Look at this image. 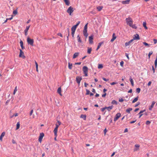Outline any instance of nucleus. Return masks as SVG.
I'll use <instances>...</instances> for the list:
<instances>
[{"label":"nucleus","instance_id":"obj_28","mask_svg":"<svg viewBox=\"0 0 157 157\" xmlns=\"http://www.w3.org/2000/svg\"><path fill=\"white\" fill-rule=\"evenodd\" d=\"M138 96H137V97H136V98H135L132 101V103H134L135 102H136L138 100Z\"/></svg>","mask_w":157,"mask_h":157},{"label":"nucleus","instance_id":"obj_10","mask_svg":"<svg viewBox=\"0 0 157 157\" xmlns=\"http://www.w3.org/2000/svg\"><path fill=\"white\" fill-rule=\"evenodd\" d=\"M82 79V78L81 77L79 76L77 77L76 78V81L77 83L79 85L80 84L81 81Z\"/></svg>","mask_w":157,"mask_h":157},{"label":"nucleus","instance_id":"obj_6","mask_svg":"<svg viewBox=\"0 0 157 157\" xmlns=\"http://www.w3.org/2000/svg\"><path fill=\"white\" fill-rule=\"evenodd\" d=\"M76 28H74V27L72 26L71 29V35L72 37L74 38V34L75 33V31L76 29Z\"/></svg>","mask_w":157,"mask_h":157},{"label":"nucleus","instance_id":"obj_27","mask_svg":"<svg viewBox=\"0 0 157 157\" xmlns=\"http://www.w3.org/2000/svg\"><path fill=\"white\" fill-rule=\"evenodd\" d=\"M130 81L131 82V84L132 86H134V82L132 79V78L131 76L130 77Z\"/></svg>","mask_w":157,"mask_h":157},{"label":"nucleus","instance_id":"obj_14","mask_svg":"<svg viewBox=\"0 0 157 157\" xmlns=\"http://www.w3.org/2000/svg\"><path fill=\"white\" fill-rule=\"evenodd\" d=\"M133 38L134 40H139L140 39L139 35L137 34H136L134 35Z\"/></svg>","mask_w":157,"mask_h":157},{"label":"nucleus","instance_id":"obj_52","mask_svg":"<svg viewBox=\"0 0 157 157\" xmlns=\"http://www.w3.org/2000/svg\"><path fill=\"white\" fill-rule=\"evenodd\" d=\"M107 130L106 129V128L104 130V131L105 135L106 134V132H107Z\"/></svg>","mask_w":157,"mask_h":157},{"label":"nucleus","instance_id":"obj_4","mask_svg":"<svg viewBox=\"0 0 157 157\" xmlns=\"http://www.w3.org/2000/svg\"><path fill=\"white\" fill-rule=\"evenodd\" d=\"M82 70L84 74H85V76H88L87 73L88 71V68L86 66H84L82 67Z\"/></svg>","mask_w":157,"mask_h":157},{"label":"nucleus","instance_id":"obj_16","mask_svg":"<svg viewBox=\"0 0 157 157\" xmlns=\"http://www.w3.org/2000/svg\"><path fill=\"white\" fill-rule=\"evenodd\" d=\"M155 101H153L152 102L151 105L149 106V109L150 110H152V109L153 108L155 104Z\"/></svg>","mask_w":157,"mask_h":157},{"label":"nucleus","instance_id":"obj_15","mask_svg":"<svg viewBox=\"0 0 157 157\" xmlns=\"http://www.w3.org/2000/svg\"><path fill=\"white\" fill-rule=\"evenodd\" d=\"M117 36L115 35V33H113L112 35V38L111 40L110 41L112 42H113L116 38Z\"/></svg>","mask_w":157,"mask_h":157},{"label":"nucleus","instance_id":"obj_26","mask_svg":"<svg viewBox=\"0 0 157 157\" xmlns=\"http://www.w3.org/2000/svg\"><path fill=\"white\" fill-rule=\"evenodd\" d=\"M20 45H21V48H22V49H23L24 48V46H23V41L22 40H21L20 42Z\"/></svg>","mask_w":157,"mask_h":157},{"label":"nucleus","instance_id":"obj_46","mask_svg":"<svg viewBox=\"0 0 157 157\" xmlns=\"http://www.w3.org/2000/svg\"><path fill=\"white\" fill-rule=\"evenodd\" d=\"M86 95H88L90 94V91L88 89H86Z\"/></svg>","mask_w":157,"mask_h":157},{"label":"nucleus","instance_id":"obj_62","mask_svg":"<svg viewBox=\"0 0 157 157\" xmlns=\"http://www.w3.org/2000/svg\"><path fill=\"white\" fill-rule=\"evenodd\" d=\"M140 104V102H138L137 103V104H136V105H135V107H137Z\"/></svg>","mask_w":157,"mask_h":157},{"label":"nucleus","instance_id":"obj_43","mask_svg":"<svg viewBox=\"0 0 157 157\" xmlns=\"http://www.w3.org/2000/svg\"><path fill=\"white\" fill-rule=\"evenodd\" d=\"M30 27V26H27L26 27V29L24 31H28V30H29V28Z\"/></svg>","mask_w":157,"mask_h":157},{"label":"nucleus","instance_id":"obj_19","mask_svg":"<svg viewBox=\"0 0 157 157\" xmlns=\"http://www.w3.org/2000/svg\"><path fill=\"white\" fill-rule=\"evenodd\" d=\"M57 93L59 94L60 95L62 96V94H61V87H59L57 90Z\"/></svg>","mask_w":157,"mask_h":157},{"label":"nucleus","instance_id":"obj_21","mask_svg":"<svg viewBox=\"0 0 157 157\" xmlns=\"http://www.w3.org/2000/svg\"><path fill=\"white\" fill-rule=\"evenodd\" d=\"M103 8V6H98L97 7V9L98 10V11H100L102 10Z\"/></svg>","mask_w":157,"mask_h":157},{"label":"nucleus","instance_id":"obj_33","mask_svg":"<svg viewBox=\"0 0 157 157\" xmlns=\"http://www.w3.org/2000/svg\"><path fill=\"white\" fill-rule=\"evenodd\" d=\"M80 23V21H78V22L76 24V25H75L73 26L74 28H77V27L78 26V25Z\"/></svg>","mask_w":157,"mask_h":157},{"label":"nucleus","instance_id":"obj_2","mask_svg":"<svg viewBox=\"0 0 157 157\" xmlns=\"http://www.w3.org/2000/svg\"><path fill=\"white\" fill-rule=\"evenodd\" d=\"M126 21L127 24L129 26H131V25L133 23V21L131 18L130 17L126 18Z\"/></svg>","mask_w":157,"mask_h":157},{"label":"nucleus","instance_id":"obj_29","mask_svg":"<svg viewBox=\"0 0 157 157\" xmlns=\"http://www.w3.org/2000/svg\"><path fill=\"white\" fill-rule=\"evenodd\" d=\"M113 106H111L109 107H107V110L109 111H110L113 108Z\"/></svg>","mask_w":157,"mask_h":157},{"label":"nucleus","instance_id":"obj_64","mask_svg":"<svg viewBox=\"0 0 157 157\" xmlns=\"http://www.w3.org/2000/svg\"><path fill=\"white\" fill-rule=\"evenodd\" d=\"M90 13H91L94 14H95L96 13L94 11H92L90 12Z\"/></svg>","mask_w":157,"mask_h":157},{"label":"nucleus","instance_id":"obj_51","mask_svg":"<svg viewBox=\"0 0 157 157\" xmlns=\"http://www.w3.org/2000/svg\"><path fill=\"white\" fill-rule=\"evenodd\" d=\"M123 64H124V62L123 61H121V62H120V65L121 66H123Z\"/></svg>","mask_w":157,"mask_h":157},{"label":"nucleus","instance_id":"obj_45","mask_svg":"<svg viewBox=\"0 0 157 157\" xmlns=\"http://www.w3.org/2000/svg\"><path fill=\"white\" fill-rule=\"evenodd\" d=\"M17 13V10H14L13 12V13L14 15H16Z\"/></svg>","mask_w":157,"mask_h":157},{"label":"nucleus","instance_id":"obj_41","mask_svg":"<svg viewBox=\"0 0 157 157\" xmlns=\"http://www.w3.org/2000/svg\"><path fill=\"white\" fill-rule=\"evenodd\" d=\"M140 89L139 88H137L136 89V92L138 93H140Z\"/></svg>","mask_w":157,"mask_h":157},{"label":"nucleus","instance_id":"obj_60","mask_svg":"<svg viewBox=\"0 0 157 157\" xmlns=\"http://www.w3.org/2000/svg\"><path fill=\"white\" fill-rule=\"evenodd\" d=\"M106 93H105V94H103L102 95V97H103V98H104L105 97V96H106Z\"/></svg>","mask_w":157,"mask_h":157},{"label":"nucleus","instance_id":"obj_39","mask_svg":"<svg viewBox=\"0 0 157 157\" xmlns=\"http://www.w3.org/2000/svg\"><path fill=\"white\" fill-rule=\"evenodd\" d=\"M130 26L134 29H136L137 28V27L135 25H132V24Z\"/></svg>","mask_w":157,"mask_h":157},{"label":"nucleus","instance_id":"obj_1","mask_svg":"<svg viewBox=\"0 0 157 157\" xmlns=\"http://www.w3.org/2000/svg\"><path fill=\"white\" fill-rule=\"evenodd\" d=\"M61 124V122L59 121H57V123L56 124V128H55L53 132L54 134V135L56 136H57V132L58 131V129L59 127V125H60Z\"/></svg>","mask_w":157,"mask_h":157},{"label":"nucleus","instance_id":"obj_37","mask_svg":"<svg viewBox=\"0 0 157 157\" xmlns=\"http://www.w3.org/2000/svg\"><path fill=\"white\" fill-rule=\"evenodd\" d=\"M132 110V109L131 108H128L126 110V111L128 113H129L130 111H131V110Z\"/></svg>","mask_w":157,"mask_h":157},{"label":"nucleus","instance_id":"obj_13","mask_svg":"<svg viewBox=\"0 0 157 157\" xmlns=\"http://www.w3.org/2000/svg\"><path fill=\"white\" fill-rule=\"evenodd\" d=\"M19 56L20 57H22L23 58H24L25 57L24 55V52H22L21 49H20V52Z\"/></svg>","mask_w":157,"mask_h":157},{"label":"nucleus","instance_id":"obj_32","mask_svg":"<svg viewBox=\"0 0 157 157\" xmlns=\"http://www.w3.org/2000/svg\"><path fill=\"white\" fill-rule=\"evenodd\" d=\"M77 38L78 42H79L80 43L82 42V40H81L80 37L79 36V35H78L77 36Z\"/></svg>","mask_w":157,"mask_h":157},{"label":"nucleus","instance_id":"obj_12","mask_svg":"<svg viewBox=\"0 0 157 157\" xmlns=\"http://www.w3.org/2000/svg\"><path fill=\"white\" fill-rule=\"evenodd\" d=\"M83 33L84 36L86 38L87 37L88 34L87 32V29H83Z\"/></svg>","mask_w":157,"mask_h":157},{"label":"nucleus","instance_id":"obj_11","mask_svg":"<svg viewBox=\"0 0 157 157\" xmlns=\"http://www.w3.org/2000/svg\"><path fill=\"white\" fill-rule=\"evenodd\" d=\"M135 148L133 150L134 151H137L139 149L140 145L138 144H136L135 145Z\"/></svg>","mask_w":157,"mask_h":157},{"label":"nucleus","instance_id":"obj_17","mask_svg":"<svg viewBox=\"0 0 157 157\" xmlns=\"http://www.w3.org/2000/svg\"><path fill=\"white\" fill-rule=\"evenodd\" d=\"M130 2V0H126L125 1H122L121 2L123 4H128Z\"/></svg>","mask_w":157,"mask_h":157},{"label":"nucleus","instance_id":"obj_18","mask_svg":"<svg viewBox=\"0 0 157 157\" xmlns=\"http://www.w3.org/2000/svg\"><path fill=\"white\" fill-rule=\"evenodd\" d=\"M5 132H3L2 133L1 135L0 136V140L1 141H2V138L3 136H4L5 135Z\"/></svg>","mask_w":157,"mask_h":157},{"label":"nucleus","instance_id":"obj_47","mask_svg":"<svg viewBox=\"0 0 157 157\" xmlns=\"http://www.w3.org/2000/svg\"><path fill=\"white\" fill-rule=\"evenodd\" d=\"M18 116V113H16L15 114L13 115L12 116H11L10 117L11 118H12V117H13L14 116L17 117V116Z\"/></svg>","mask_w":157,"mask_h":157},{"label":"nucleus","instance_id":"obj_50","mask_svg":"<svg viewBox=\"0 0 157 157\" xmlns=\"http://www.w3.org/2000/svg\"><path fill=\"white\" fill-rule=\"evenodd\" d=\"M154 44H155L157 43V40L155 39H153Z\"/></svg>","mask_w":157,"mask_h":157},{"label":"nucleus","instance_id":"obj_24","mask_svg":"<svg viewBox=\"0 0 157 157\" xmlns=\"http://www.w3.org/2000/svg\"><path fill=\"white\" fill-rule=\"evenodd\" d=\"M80 118H83L84 120H86V116L85 115L82 114L81 115Z\"/></svg>","mask_w":157,"mask_h":157},{"label":"nucleus","instance_id":"obj_56","mask_svg":"<svg viewBox=\"0 0 157 157\" xmlns=\"http://www.w3.org/2000/svg\"><path fill=\"white\" fill-rule=\"evenodd\" d=\"M117 82H112V83H111L110 84L111 85H114L116 84H117Z\"/></svg>","mask_w":157,"mask_h":157},{"label":"nucleus","instance_id":"obj_22","mask_svg":"<svg viewBox=\"0 0 157 157\" xmlns=\"http://www.w3.org/2000/svg\"><path fill=\"white\" fill-rule=\"evenodd\" d=\"M103 44V42H101L99 43L98 44V47H97L96 50H98L100 48V47L101 46V45Z\"/></svg>","mask_w":157,"mask_h":157},{"label":"nucleus","instance_id":"obj_9","mask_svg":"<svg viewBox=\"0 0 157 157\" xmlns=\"http://www.w3.org/2000/svg\"><path fill=\"white\" fill-rule=\"evenodd\" d=\"M93 37L94 36L93 35L89 36V43L90 44H92L93 43Z\"/></svg>","mask_w":157,"mask_h":157},{"label":"nucleus","instance_id":"obj_8","mask_svg":"<svg viewBox=\"0 0 157 157\" xmlns=\"http://www.w3.org/2000/svg\"><path fill=\"white\" fill-rule=\"evenodd\" d=\"M44 136V134L43 133H40L39 138L38 139V140L39 141L40 143L41 142L42 139Z\"/></svg>","mask_w":157,"mask_h":157},{"label":"nucleus","instance_id":"obj_57","mask_svg":"<svg viewBox=\"0 0 157 157\" xmlns=\"http://www.w3.org/2000/svg\"><path fill=\"white\" fill-rule=\"evenodd\" d=\"M151 81H149L148 83L147 84V86H150L151 85Z\"/></svg>","mask_w":157,"mask_h":157},{"label":"nucleus","instance_id":"obj_40","mask_svg":"<svg viewBox=\"0 0 157 157\" xmlns=\"http://www.w3.org/2000/svg\"><path fill=\"white\" fill-rule=\"evenodd\" d=\"M155 67L156 68L157 66V57H156L155 61Z\"/></svg>","mask_w":157,"mask_h":157},{"label":"nucleus","instance_id":"obj_7","mask_svg":"<svg viewBox=\"0 0 157 157\" xmlns=\"http://www.w3.org/2000/svg\"><path fill=\"white\" fill-rule=\"evenodd\" d=\"M121 116V114L120 113H117L114 119V121H117Z\"/></svg>","mask_w":157,"mask_h":157},{"label":"nucleus","instance_id":"obj_42","mask_svg":"<svg viewBox=\"0 0 157 157\" xmlns=\"http://www.w3.org/2000/svg\"><path fill=\"white\" fill-rule=\"evenodd\" d=\"M111 103L113 104H115L116 105L117 104V102L115 100H113L112 101Z\"/></svg>","mask_w":157,"mask_h":157},{"label":"nucleus","instance_id":"obj_35","mask_svg":"<svg viewBox=\"0 0 157 157\" xmlns=\"http://www.w3.org/2000/svg\"><path fill=\"white\" fill-rule=\"evenodd\" d=\"M103 66L102 64H99L98 66V69H101L103 68Z\"/></svg>","mask_w":157,"mask_h":157},{"label":"nucleus","instance_id":"obj_61","mask_svg":"<svg viewBox=\"0 0 157 157\" xmlns=\"http://www.w3.org/2000/svg\"><path fill=\"white\" fill-rule=\"evenodd\" d=\"M132 89H130L128 91V93H132Z\"/></svg>","mask_w":157,"mask_h":157},{"label":"nucleus","instance_id":"obj_20","mask_svg":"<svg viewBox=\"0 0 157 157\" xmlns=\"http://www.w3.org/2000/svg\"><path fill=\"white\" fill-rule=\"evenodd\" d=\"M79 54V53L78 52L75 53L73 56V58L75 59L78 56Z\"/></svg>","mask_w":157,"mask_h":157},{"label":"nucleus","instance_id":"obj_44","mask_svg":"<svg viewBox=\"0 0 157 157\" xmlns=\"http://www.w3.org/2000/svg\"><path fill=\"white\" fill-rule=\"evenodd\" d=\"M130 43L129 41H128V42H126L125 44V45L126 46H128L130 45Z\"/></svg>","mask_w":157,"mask_h":157},{"label":"nucleus","instance_id":"obj_36","mask_svg":"<svg viewBox=\"0 0 157 157\" xmlns=\"http://www.w3.org/2000/svg\"><path fill=\"white\" fill-rule=\"evenodd\" d=\"M17 86H16L15 88V89L14 90V91H13V95H15L16 92L17 91Z\"/></svg>","mask_w":157,"mask_h":157},{"label":"nucleus","instance_id":"obj_31","mask_svg":"<svg viewBox=\"0 0 157 157\" xmlns=\"http://www.w3.org/2000/svg\"><path fill=\"white\" fill-rule=\"evenodd\" d=\"M68 68H69L71 70L72 68V63H68Z\"/></svg>","mask_w":157,"mask_h":157},{"label":"nucleus","instance_id":"obj_48","mask_svg":"<svg viewBox=\"0 0 157 157\" xmlns=\"http://www.w3.org/2000/svg\"><path fill=\"white\" fill-rule=\"evenodd\" d=\"M87 25H88V23H87L85 25L84 28V29H87Z\"/></svg>","mask_w":157,"mask_h":157},{"label":"nucleus","instance_id":"obj_3","mask_svg":"<svg viewBox=\"0 0 157 157\" xmlns=\"http://www.w3.org/2000/svg\"><path fill=\"white\" fill-rule=\"evenodd\" d=\"M28 43L32 46H33L34 43V40L33 39H31L29 37H28L27 39Z\"/></svg>","mask_w":157,"mask_h":157},{"label":"nucleus","instance_id":"obj_38","mask_svg":"<svg viewBox=\"0 0 157 157\" xmlns=\"http://www.w3.org/2000/svg\"><path fill=\"white\" fill-rule=\"evenodd\" d=\"M153 52L152 51H150L148 53V59H150V56L152 54Z\"/></svg>","mask_w":157,"mask_h":157},{"label":"nucleus","instance_id":"obj_63","mask_svg":"<svg viewBox=\"0 0 157 157\" xmlns=\"http://www.w3.org/2000/svg\"><path fill=\"white\" fill-rule=\"evenodd\" d=\"M33 113V110L32 109L31 110V112L30 113V116L32 115Z\"/></svg>","mask_w":157,"mask_h":157},{"label":"nucleus","instance_id":"obj_54","mask_svg":"<svg viewBox=\"0 0 157 157\" xmlns=\"http://www.w3.org/2000/svg\"><path fill=\"white\" fill-rule=\"evenodd\" d=\"M102 79L105 81H107L109 80L108 79H106V78H103Z\"/></svg>","mask_w":157,"mask_h":157},{"label":"nucleus","instance_id":"obj_30","mask_svg":"<svg viewBox=\"0 0 157 157\" xmlns=\"http://www.w3.org/2000/svg\"><path fill=\"white\" fill-rule=\"evenodd\" d=\"M20 124L19 122H17L16 125V130L20 128Z\"/></svg>","mask_w":157,"mask_h":157},{"label":"nucleus","instance_id":"obj_5","mask_svg":"<svg viewBox=\"0 0 157 157\" xmlns=\"http://www.w3.org/2000/svg\"><path fill=\"white\" fill-rule=\"evenodd\" d=\"M73 8L71 6L69 7L67 10V12L70 15H72V13L74 11Z\"/></svg>","mask_w":157,"mask_h":157},{"label":"nucleus","instance_id":"obj_25","mask_svg":"<svg viewBox=\"0 0 157 157\" xmlns=\"http://www.w3.org/2000/svg\"><path fill=\"white\" fill-rule=\"evenodd\" d=\"M65 2L67 6H69L70 5V2L69 0H63Z\"/></svg>","mask_w":157,"mask_h":157},{"label":"nucleus","instance_id":"obj_59","mask_svg":"<svg viewBox=\"0 0 157 157\" xmlns=\"http://www.w3.org/2000/svg\"><path fill=\"white\" fill-rule=\"evenodd\" d=\"M35 65H36V67H38V64L36 61H35Z\"/></svg>","mask_w":157,"mask_h":157},{"label":"nucleus","instance_id":"obj_23","mask_svg":"<svg viewBox=\"0 0 157 157\" xmlns=\"http://www.w3.org/2000/svg\"><path fill=\"white\" fill-rule=\"evenodd\" d=\"M92 51V48L91 47H88L87 48V53L89 54L91 53Z\"/></svg>","mask_w":157,"mask_h":157},{"label":"nucleus","instance_id":"obj_58","mask_svg":"<svg viewBox=\"0 0 157 157\" xmlns=\"http://www.w3.org/2000/svg\"><path fill=\"white\" fill-rule=\"evenodd\" d=\"M143 44L145 46L148 45V44L145 42H144Z\"/></svg>","mask_w":157,"mask_h":157},{"label":"nucleus","instance_id":"obj_53","mask_svg":"<svg viewBox=\"0 0 157 157\" xmlns=\"http://www.w3.org/2000/svg\"><path fill=\"white\" fill-rule=\"evenodd\" d=\"M145 111V109H144V110H143L141 111L140 112V113H139V114H141V113H143Z\"/></svg>","mask_w":157,"mask_h":157},{"label":"nucleus","instance_id":"obj_34","mask_svg":"<svg viewBox=\"0 0 157 157\" xmlns=\"http://www.w3.org/2000/svg\"><path fill=\"white\" fill-rule=\"evenodd\" d=\"M143 26L146 29H147V28L146 26V23L145 22H144L143 23Z\"/></svg>","mask_w":157,"mask_h":157},{"label":"nucleus","instance_id":"obj_49","mask_svg":"<svg viewBox=\"0 0 157 157\" xmlns=\"http://www.w3.org/2000/svg\"><path fill=\"white\" fill-rule=\"evenodd\" d=\"M151 123V122L149 121H147L146 122V124L147 125Z\"/></svg>","mask_w":157,"mask_h":157},{"label":"nucleus","instance_id":"obj_55","mask_svg":"<svg viewBox=\"0 0 157 157\" xmlns=\"http://www.w3.org/2000/svg\"><path fill=\"white\" fill-rule=\"evenodd\" d=\"M119 101L120 102H122L124 101V100L122 98H121L119 99Z\"/></svg>","mask_w":157,"mask_h":157}]
</instances>
